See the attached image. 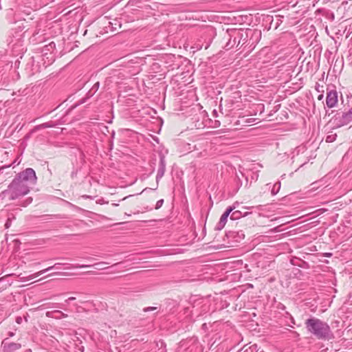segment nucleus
Here are the masks:
<instances>
[{
  "label": "nucleus",
  "instance_id": "f257e3e1",
  "mask_svg": "<svg viewBox=\"0 0 352 352\" xmlns=\"http://www.w3.org/2000/svg\"><path fill=\"white\" fill-rule=\"evenodd\" d=\"M37 177L36 173L32 168H27L19 173L4 190L10 201L16 200L28 195L30 191L29 185H34Z\"/></svg>",
  "mask_w": 352,
  "mask_h": 352
},
{
  "label": "nucleus",
  "instance_id": "f03ea898",
  "mask_svg": "<svg viewBox=\"0 0 352 352\" xmlns=\"http://www.w3.org/2000/svg\"><path fill=\"white\" fill-rule=\"evenodd\" d=\"M307 331L318 340H329L334 338L329 325L315 317H311L305 322Z\"/></svg>",
  "mask_w": 352,
  "mask_h": 352
},
{
  "label": "nucleus",
  "instance_id": "7ed1b4c3",
  "mask_svg": "<svg viewBox=\"0 0 352 352\" xmlns=\"http://www.w3.org/2000/svg\"><path fill=\"white\" fill-rule=\"evenodd\" d=\"M250 33H252L256 37L260 36L261 34V32L257 30L253 32L251 30H230L228 32L230 38L226 45V50L232 49L235 45L237 47L241 42H243L241 45H243L247 41Z\"/></svg>",
  "mask_w": 352,
  "mask_h": 352
},
{
  "label": "nucleus",
  "instance_id": "20e7f679",
  "mask_svg": "<svg viewBox=\"0 0 352 352\" xmlns=\"http://www.w3.org/2000/svg\"><path fill=\"white\" fill-rule=\"evenodd\" d=\"M166 163L165 156L162 154H160V155L159 167H158L157 173L156 175V183H157L156 188H153V189L146 188L142 190V192H144L146 191L147 190H156L157 189L160 180L164 175V173L166 171Z\"/></svg>",
  "mask_w": 352,
  "mask_h": 352
},
{
  "label": "nucleus",
  "instance_id": "39448f33",
  "mask_svg": "<svg viewBox=\"0 0 352 352\" xmlns=\"http://www.w3.org/2000/svg\"><path fill=\"white\" fill-rule=\"evenodd\" d=\"M351 121L352 117L348 112H342V114L337 113L334 116V122L338 128L348 124Z\"/></svg>",
  "mask_w": 352,
  "mask_h": 352
},
{
  "label": "nucleus",
  "instance_id": "423d86ee",
  "mask_svg": "<svg viewBox=\"0 0 352 352\" xmlns=\"http://www.w3.org/2000/svg\"><path fill=\"white\" fill-rule=\"evenodd\" d=\"M21 348L20 343L11 342L8 338H5L1 342L2 352H16Z\"/></svg>",
  "mask_w": 352,
  "mask_h": 352
},
{
  "label": "nucleus",
  "instance_id": "0eeeda50",
  "mask_svg": "<svg viewBox=\"0 0 352 352\" xmlns=\"http://www.w3.org/2000/svg\"><path fill=\"white\" fill-rule=\"evenodd\" d=\"M338 103V93L336 90H330L327 92L326 104L329 108L334 107Z\"/></svg>",
  "mask_w": 352,
  "mask_h": 352
},
{
  "label": "nucleus",
  "instance_id": "6e6552de",
  "mask_svg": "<svg viewBox=\"0 0 352 352\" xmlns=\"http://www.w3.org/2000/svg\"><path fill=\"white\" fill-rule=\"evenodd\" d=\"M60 265V263H56V264H54V265H52V266H50V267H47V268H46V269H44V270H41V271H39V272H36V273H34V274H31V275L28 276L26 278V279H27L28 280H32V279H34V278H36V277L39 276L40 275H41V274H44V273H45V272H49V271L52 270V269L55 268L56 265Z\"/></svg>",
  "mask_w": 352,
  "mask_h": 352
},
{
  "label": "nucleus",
  "instance_id": "1a4fd4ad",
  "mask_svg": "<svg viewBox=\"0 0 352 352\" xmlns=\"http://www.w3.org/2000/svg\"><path fill=\"white\" fill-rule=\"evenodd\" d=\"M251 212H243L241 210H232V212L230 213V219L231 220H238L241 219V217H246Z\"/></svg>",
  "mask_w": 352,
  "mask_h": 352
},
{
  "label": "nucleus",
  "instance_id": "9d476101",
  "mask_svg": "<svg viewBox=\"0 0 352 352\" xmlns=\"http://www.w3.org/2000/svg\"><path fill=\"white\" fill-rule=\"evenodd\" d=\"M235 209V206H229L226 208V211L223 213V214L221 215V218H220V220L222 221H224L225 223L227 222V220H228V217L230 216V213L232 212V210H234Z\"/></svg>",
  "mask_w": 352,
  "mask_h": 352
},
{
  "label": "nucleus",
  "instance_id": "9b49d317",
  "mask_svg": "<svg viewBox=\"0 0 352 352\" xmlns=\"http://www.w3.org/2000/svg\"><path fill=\"white\" fill-rule=\"evenodd\" d=\"M106 264H107V263L100 262V263H95L94 265H82L79 267L87 268V267H94L96 270H103V269H105L104 265Z\"/></svg>",
  "mask_w": 352,
  "mask_h": 352
},
{
  "label": "nucleus",
  "instance_id": "f8f14e48",
  "mask_svg": "<svg viewBox=\"0 0 352 352\" xmlns=\"http://www.w3.org/2000/svg\"><path fill=\"white\" fill-rule=\"evenodd\" d=\"M54 314H60L61 316L63 318H67L68 316L67 314H65L63 312H62L61 311H59V310H54V311H47L46 313V316L47 317H50V318H55V316Z\"/></svg>",
  "mask_w": 352,
  "mask_h": 352
},
{
  "label": "nucleus",
  "instance_id": "ddd939ff",
  "mask_svg": "<svg viewBox=\"0 0 352 352\" xmlns=\"http://www.w3.org/2000/svg\"><path fill=\"white\" fill-rule=\"evenodd\" d=\"M280 186H281L280 182H278L274 184V186L272 188V190H271V193L272 195H276L278 192V191L280 190Z\"/></svg>",
  "mask_w": 352,
  "mask_h": 352
},
{
  "label": "nucleus",
  "instance_id": "4468645a",
  "mask_svg": "<svg viewBox=\"0 0 352 352\" xmlns=\"http://www.w3.org/2000/svg\"><path fill=\"white\" fill-rule=\"evenodd\" d=\"M243 352H258V349L256 344H253L243 350ZM260 352H264L263 351Z\"/></svg>",
  "mask_w": 352,
  "mask_h": 352
},
{
  "label": "nucleus",
  "instance_id": "2eb2a0df",
  "mask_svg": "<svg viewBox=\"0 0 352 352\" xmlns=\"http://www.w3.org/2000/svg\"><path fill=\"white\" fill-rule=\"evenodd\" d=\"M55 126V124H54L52 122H45L43 124H41L38 125L37 127L38 129H46V128H50Z\"/></svg>",
  "mask_w": 352,
  "mask_h": 352
},
{
  "label": "nucleus",
  "instance_id": "dca6fc26",
  "mask_svg": "<svg viewBox=\"0 0 352 352\" xmlns=\"http://www.w3.org/2000/svg\"><path fill=\"white\" fill-rule=\"evenodd\" d=\"M99 87H100V82H96L92 87V88L91 89V90L89 91V93H91V96L94 95L97 91L98 89H99Z\"/></svg>",
  "mask_w": 352,
  "mask_h": 352
},
{
  "label": "nucleus",
  "instance_id": "f3484780",
  "mask_svg": "<svg viewBox=\"0 0 352 352\" xmlns=\"http://www.w3.org/2000/svg\"><path fill=\"white\" fill-rule=\"evenodd\" d=\"M337 135L336 133L328 135L326 138L327 142H333L336 140Z\"/></svg>",
  "mask_w": 352,
  "mask_h": 352
},
{
  "label": "nucleus",
  "instance_id": "a211bd4d",
  "mask_svg": "<svg viewBox=\"0 0 352 352\" xmlns=\"http://www.w3.org/2000/svg\"><path fill=\"white\" fill-rule=\"evenodd\" d=\"M32 202V198L28 197L20 204V206H21L23 207H26L27 206L30 204Z\"/></svg>",
  "mask_w": 352,
  "mask_h": 352
},
{
  "label": "nucleus",
  "instance_id": "6ab92c4d",
  "mask_svg": "<svg viewBox=\"0 0 352 352\" xmlns=\"http://www.w3.org/2000/svg\"><path fill=\"white\" fill-rule=\"evenodd\" d=\"M226 223H225L224 221H222L219 219V221L216 225L215 230H221L224 228Z\"/></svg>",
  "mask_w": 352,
  "mask_h": 352
},
{
  "label": "nucleus",
  "instance_id": "aec40b11",
  "mask_svg": "<svg viewBox=\"0 0 352 352\" xmlns=\"http://www.w3.org/2000/svg\"><path fill=\"white\" fill-rule=\"evenodd\" d=\"M236 184L237 186V189H239L241 186H242V182L241 179L238 174L236 175Z\"/></svg>",
  "mask_w": 352,
  "mask_h": 352
},
{
  "label": "nucleus",
  "instance_id": "412c9836",
  "mask_svg": "<svg viewBox=\"0 0 352 352\" xmlns=\"http://www.w3.org/2000/svg\"><path fill=\"white\" fill-rule=\"evenodd\" d=\"M163 204H164V199H163L158 200L157 201V203H156L155 208L156 210L160 209L162 206Z\"/></svg>",
  "mask_w": 352,
  "mask_h": 352
},
{
  "label": "nucleus",
  "instance_id": "4be33fe9",
  "mask_svg": "<svg viewBox=\"0 0 352 352\" xmlns=\"http://www.w3.org/2000/svg\"><path fill=\"white\" fill-rule=\"evenodd\" d=\"M11 222H12V221H11V217H10V215H8V219H7V221H6V223H5V227H6V228H10V226H11Z\"/></svg>",
  "mask_w": 352,
  "mask_h": 352
},
{
  "label": "nucleus",
  "instance_id": "5701e85b",
  "mask_svg": "<svg viewBox=\"0 0 352 352\" xmlns=\"http://www.w3.org/2000/svg\"><path fill=\"white\" fill-rule=\"evenodd\" d=\"M8 197V195H6V192L5 190H3L0 192V201L4 200Z\"/></svg>",
  "mask_w": 352,
  "mask_h": 352
},
{
  "label": "nucleus",
  "instance_id": "b1692460",
  "mask_svg": "<svg viewBox=\"0 0 352 352\" xmlns=\"http://www.w3.org/2000/svg\"><path fill=\"white\" fill-rule=\"evenodd\" d=\"M156 309H157V307H148L144 308L143 310L144 312H148V311H155Z\"/></svg>",
  "mask_w": 352,
  "mask_h": 352
},
{
  "label": "nucleus",
  "instance_id": "393cba45",
  "mask_svg": "<svg viewBox=\"0 0 352 352\" xmlns=\"http://www.w3.org/2000/svg\"><path fill=\"white\" fill-rule=\"evenodd\" d=\"M4 69H5L4 66H2V67L0 66V78L1 80L3 79V74H1V73L4 70Z\"/></svg>",
  "mask_w": 352,
  "mask_h": 352
},
{
  "label": "nucleus",
  "instance_id": "a878e982",
  "mask_svg": "<svg viewBox=\"0 0 352 352\" xmlns=\"http://www.w3.org/2000/svg\"><path fill=\"white\" fill-rule=\"evenodd\" d=\"M278 309H281V310H285V306L282 304V303H279L277 306Z\"/></svg>",
  "mask_w": 352,
  "mask_h": 352
},
{
  "label": "nucleus",
  "instance_id": "bb28decb",
  "mask_svg": "<svg viewBox=\"0 0 352 352\" xmlns=\"http://www.w3.org/2000/svg\"><path fill=\"white\" fill-rule=\"evenodd\" d=\"M52 305V307L62 308V305L58 303H53Z\"/></svg>",
  "mask_w": 352,
  "mask_h": 352
},
{
  "label": "nucleus",
  "instance_id": "cd10ccee",
  "mask_svg": "<svg viewBox=\"0 0 352 352\" xmlns=\"http://www.w3.org/2000/svg\"><path fill=\"white\" fill-rule=\"evenodd\" d=\"M320 86L319 83L316 82V86H315V88H316V90L318 92H320Z\"/></svg>",
  "mask_w": 352,
  "mask_h": 352
},
{
  "label": "nucleus",
  "instance_id": "c85d7f7f",
  "mask_svg": "<svg viewBox=\"0 0 352 352\" xmlns=\"http://www.w3.org/2000/svg\"><path fill=\"white\" fill-rule=\"evenodd\" d=\"M324 98V95L323 94H320L318 96V100H322Z\"/></svg>",
  "mask_w": 352,
  "mask_h": 352
},
{
  "label": "nucleus",
  "instance_id": "c756f323",
  "mask_svg": "<svg viewBox=\"0 0 352 352\" xmlns=\"http://www.w3.org/2000/svg\"><path fill=\"white\" fill-rule=\"evenodd\" d=\"M76 300V298H75V297L72 296V297L68 298L66 300V301H73V300Z\"/></svg>",
  "mask_w": 352,
  "mask_h": 352
},
{
  "label": "nucleus",
  "instance_id": "7c9ffc66",
  "mask_svg": "<svg viewBox=\"0 0 352 352\" xmlns=\"http://www.w3.org/2000/svg\"><path fill=\"white\" fill-rule=\"evenodd\" d=\"M324 256L327 257H330L332 256V253H330V252L325 253Z\"/></svg>",
  "mask_w": 352,
  "mask_h": 352
},
{
  "label": "nucleus",
  "instance_id": "2f4dec72",
  "mask_svg": "<svg viewBox=\"0 0 352 352\" xmlns=\"http://www.w3.org/2000/svg\"><path fill=\"white\" fill-rule=\"evenodd\" d=\"M212 114H213L214 116L217 117V110H215V109L213 110Z\"/></svg>",
  "mask_w": 352,
  "mask_h": 352
},
{
  "label": "nucleus",
  "instance_id": "473e14b6",
  "mask_svg": "<svg viewBox=\"0 0 352 352\" xmlns=\"http://www.w3.org/2000/svg\"><path fill=\"white\" fill-rule=\"evenodd\" d=\"M16 322L17 323H19H19H21V318H20V317L17 318H16Z\"/></svg>",
  "mask_w": 352,
  "mask_h": 352
},
{
  "label": "nucleus",
  "instance_id": "72a5a7b5",
  "mask_svg": "<svg viewBox=\"0 0 352 352\" xmlns=\"http://www.w3.org/2000/svg\"><path fill=\"white\" fill-rule=\"evenodd\" d=\"M56 316V317H55V318H56V319L63 318L61 316V315H60V314H58V316Z\"/></svg>",
  "mask_w": 352,
  "mask_h": 352
},
{
  "label": "nucleus",
  "instance_id": "f704fd0d",
  "mask_svg": "<svg viewBox=\"0 0 352 352\" xmlns=\"http://www.w3.org/2000/svg\"><path fill=\"white\" fill-rule=\"evenodd\" d=\"M258 177V174H256V175H255V177H253V176H252V179H254V180H257Z\"/></svg>",
  "mask_w": 352,
  "mask_h": 352
},
{
  "label": "nucleus",
  "instance_id": "c9c22d12",
  "mask_svg": "<svg viewBox=\"0 0 352 352\" xmlns=\"http://www.w3.org/2000/svg\"><path fill=\"white\" fill-rule=\"evenodd\" d=\"M14 335V333L13 332L10 331V332L8 333V336H9L10 337H12Z\"/></svg>",
  "mask_w": 352,
  "mask_h": 352
},
{
  "label": "nucleus",
  "instance_id": "e433bc0d",
  "mask_svg": "<svg viewBox=\"0 0 352 352\" xmlns=\"http://www.w3.org/2000/svg\"><path fill=\"white\" fill-rule=\"evenodd\" d=\"M352 117V107L347 111Z\"/></svg>",
  "mask_w": 352,
  "mask_h": 352
},
{
  "label": "nucleus",
  "instance_id": "4c0bfd02",
  "mask_svg": "<svg viewBox=\"0 0 352 352\" xmlns=\"http://www.w3.org/2000/svg\"><path fill=\"white\" fill-rule=\"evenodd\" d=\"M352 117V107L347 111Z\"/></svg>",
  "mask_w": 352,
  "mask_h": 352
},
{
  "label": "nucleus",
  "instance_id": "58836bf2",
  "mask_svg": "<svg viewBox=\"0 0 352 352\" xmlns=\"http://www.w3.org/2000/svg\"><path fill=\"white\" fill-rule=\"evenodd\" d=\"M352 117V107L347 111Z\"/></svg>",
  "mask_w": 352,
  "mask_h": 352
},
{
  "label": "nucleus",
  "instance_id": "ea45409f",
  "mask_svg": "<svg viewBox=\"0 0 352 352\" xmlns=\"http://www.w3.org/2000/svg\"><path fill=\"white\" fill-rule=\"evenodd\" d=\"M215 125H216V126H219L220 125V122L219 121H215Z\"/></svg>",
  "mask_w": 352,
  "mask_h": 352
},
{
  "label": "nucleus",
  "instance_id": "a19ab883",
  "mask_svg": "<svg viewBox=\"0 0 352 352\" xmlns=\"http://www.w3.org/2000/svg\"><path fill=\"white\" fill-rule=\"evenodd\" d=\"M8 215L10 216L11 220L14 219V215L12 214H9Z\"/></svg>",
  "mask_w": 352,
  "mask_h": 352
},
{
  "label": "nucleus",
  "instance_id": "79ce46f5",
  "mask_svg": "<svg viewBox=\"0 0 352 352\" xmlns=\"http://www.w3.org/2000/svg\"><path fill=\"white\" fill-rule=\"evenodd\" d=\"M121 263H122L121 262H120V263H117L113 264L112 266H113H113H116V265H120V264H121Z\"/></svg>",
  "mask_w": 352,
  "mask_h": 352
},
{
  "label": "nucleus",
  "instance_id": "37998d69",
  "mask_svg": "<svg viewBox=\"0 0 352 352\" xmlns=\"http://www.w3.org/2000/svg\"><path fill=\"white\" fill-rule=\"evenodd\" d=\"M146 210H152V208H151L146 207Z\"/></svg>",
  "mask_w": 352,
  "mask_h": 352
},
{
  "label": "nucleus",
  "instance_id": "c03bdc74",
  "mask_svg": "<svg viewBox=\"0 0 352 352\" xmlns=\"http://www.w3.org/2000/svg\"><path fill=\"white\" fill-rule=\"evenodd\" d=\"M245 180H246V185L245 186H247L248 185V177L247 176H245Z\"/></svg>",
  "mask_w": 352,
  "mask_h": 352
},
{
  "label": "nucleus",
  "instance_id": "a18cd8bd",
  "mask_svg": "<svg viewBox=\"0 0 352 352\" xmlns=\"http://www.w3.org/2000/svg\"><path fill=\"white\" fill-rule=\"evenodd\" d=\"M131 195H129V196L125 197H124V199H123L122 200H124V199H126V198H128V197H131Z\"/></svg>",
  "mask_w": 352,
  "mask_h": 352
},
{
  "label": "nucleus",
  "instance_id": "49530a36",
  "mask_svg": "<svg viewBox=\"0 0 352 352\" xmlns=\"http://www.w3.org/2000/svg\"><path fill=\"white\" fill-rule=\"evenodd\" d=\"M242 177H244V175L243 173H240Z\"/></svg>",
  "mask_w": 352,
  "mask_h": 352
},
{
  "label": "nucleus",
  "instance_id": "de8ad7c7",
  "mask_svg": "<svg viewBox=\"0 0 352 352\" xmlns=\"http://www.w3.org/2000/svg\"><path fill=\"white\" fill-rule=\"evenodd\" d=\"M113 205L116 206H118V204H113Z\"/></svg>",
  "mask_w": 352,
  "mask_h": 352
},
{
  "label": "nucleus",
  "instance_id": "09e8293b",
  "mask_svg": "<svg viewBox=\"0 0 352 352\" xmlns=\"http://www.w3.org/2000/svg\"><path fill=\"white\" fill-rule=\"evenodd\" d=\"M286 314L290 316V314L287 311H286Z\"/></svg>",
  "mask_w": 352,
  "mask_h": 352
},
{
  "label": "nucleus",
  "instance_id": "8fccbe9b",
  "mask_svg": "<svg viewBox=\"0 0 352 352\" xmlns=\"http://www.w3.org/2000/svg\"><path fill=\"white\" fill-rule=\"evenodd\" d=\"M28 352H31V350L30 349L28 350Z\"/></svg>",
  "mask_w": 352,
  "mask_h": 352
}]
</instances>
